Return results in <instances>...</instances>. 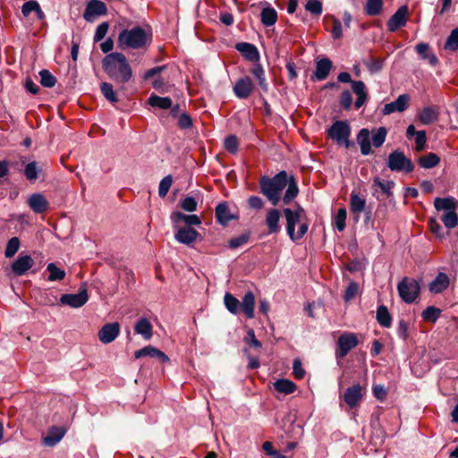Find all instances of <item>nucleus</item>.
Masks as SVG:
<instances>
[{
    "label": "nucleus",
    "instance_id": "20",
    "mask_svg": "<svg viewBox=\"0 0 458 458\" xmlns=\"http://www.w3.org/2000/svg\"><path fill=\"white\" fill-rule=\"evenodd\" d=\"M28 206L37 214L45 212L49 208V202L42 193H33L27 200Z\"/></svg>",
    "mask_w": 458,
    "mask_h": 458
},
{
    "label": "nucleus",
    "instance_id": "59",
    "mask_svg": "<svg viewBox=\"0 0 458 458\" xmlns=\"http://www.w3.org/2000/svg\"><path fill=\"white\" fill-rule=\"evenodd\" d=\"M415 143H416V150L421 151L425 148L426 146V131H418V133L414 136Z\"/></svg>",
    "mask_w": 458,
    "mask_h": 458
},
{
    "label": "nucleus",
    "instance_id": "31",
    "mask_svg": "<svg viewBox=\"0 0 458 458\" xmlns=\"http://www.w3.org/2000/svg\"><path fill=\"white\" fill-rule=\"evenodd\" d=\"M417 53L422 60H427L428 63L435 66L438 63V59L435 54L431 53L429 45L424 42L417 44L415 47Z\"/></svg>",
    "mask_w": 458,
    "mask_h": 458
},
{
    "label": "nucleus",
    "instance_id": "49",
    "mask_svg": "<svg viewBox=\"0 0 458 458\" xmlns=\"http://www.w3.org/2000/svg\"><path fill=\"white\" fill-rule=\"evenodd\" d=\"M386 129L385 127H379L375 131L371 137L373 146L376 148L381 147L386 140Z\"/></svg>",
    "mask_w": 458,
    "mask_h": 458
},
{
    "label": "nucleus",
    "instance_id": "1",
    "mask_svg": "<svg viewBox=\"0 0 458 458\" xmlns=\"http://www.w3.org/2000/svg\"><path fill=\"white\" fill-rule=\"evenodd\" d=\"M102 65L108 77L117 83H126L132 77L131 67L122 53L114 52L106 55Z\"/></svg>",
    "mask_w": 458,
    "mask_h": 458
},
{
    "label": "nucleus",
    "instance_id": "38",
    "mask_svg": "<svg viewBox=\"0 0 458 458\" xmlns=\"http://www.w3.org/2000/svg\"><path fill=\"white\" fill-rule=\"evenodd\" d=\"M250 72L258 80L260 88L264 91H267L268 87H267V83L266 81L265 72H264V69L261 67V65L259 64H255L252 66V68L250 69Z\"/></svg>",
    "mask_w": 458,
    "mask_h": 458
},
{
    "label": "nucleus",
    "instance_id": "60",
    "mask_svg": "<svg viewBox=\"0 0 458 458\" xmlns=\"http://www.w3.org/2000/svg\"><path fill=\"white\" fill-rule=\"evenodd\" d=\"M332 21H333V28L331 30L332 36L335 39L341 38L343 37V26H342L341 21L335 17H332Z\"/></svg>",
    "mask_w": 458,
    "mask_h": 458
},
{
    "label": "nucleus",
    "instance_id": "35",
    "mask_svg": "<svg viewBox=\"0 0 458 458\" xmlns=\"http://www.w3.org/2000/svg\"><path fill=\"white\" fill-rule=\"evenodd\" d=\"M366 207V200L360 198L358 194L352 192L350 196V208L351 211L354 214L360 215Z\"/></svg>",
    "mask_w": 458,
    "mask_h": 458
},
{
    "label": "nucleus",
    "instance_id": "2",
    "mask_svg": "<svg viewBox=\"0 0 458 458\" xmlns=\"http://www.w3.org/2000/svg\"><path fill=\"white\" fill-rule=\"evenodd\" d=\"M152 41V33L150 30L140 27L123 30L118 36V47L124 50L131 49H147Z\"/></svg>",
    "mask_w": 458,
    "mask_h": 458
},
{
    "label": "nucleus",
    "instance_id": "22",
    "mask_svg": "<svg viewBox=\"0 0 458 458\" xmlns=\"http://www.w3.org/2000/svg\"><path fill=\"white\" fill-rule=\"evenodd\" d=\"M449 276L443 272L437 274L436 278L429 284L428 290L431 293H440L449 286Z\"/></svg>",
    "mask_w": 458,
    "mask_h": 458
},
{
    "label": "nucleus",
    "instance_id": "8",
    "mask_svg": "<svg viewBox=\"0 0 458 458\" xmlns=\"http://www.w3.org/2000/svg\"><path fill=\"white\" fill-rule=\"evenodd\" d=\"M397 289L400 297L406 303L413 302L420 293L419 283L414 279L404 278L398 284Z\"/></svg>",
    "mask_w": 458,
    "mask_h": 458
},
{
    "label": "nucleus",
    "instance_id": "52",
    "mask_svg": "<svg viewBox=\"0 0 458 458\" xmlns=\"http://www.w3.org/2000/svg\"><path fill=\"white\" fill-rule=\"evenodd\" d=\"M445 48L451 51H456L458 49V28L451 31L445 43Z\"/></svg>",
    "mask_w": 458,
    "mask_h": 458
},
{
    "label": "nucleus",
    "instance_id": "51",
    "mask_svg": "<svg viewBox=\"0 0 458 458\" xmlns=\"http://www.w3.org/2000/svg\"><path fill=\"white\" fill-rule=\"evenodd\" d=\"M346 216H347L346 209L344 208H339L337 211V214L335 215V216L334 218V225L339 232L344 231L345 228Z\"/></svg>",
    "mask_w": 458,
    "mask_h": 458
},
{
    "label": "nucleus",
    "instance_id": "48",
    "mask_svg": "<svg viewBox=\"0 0 458 458\" xmlns=\"http://www.w3.org/2000/svg\"><path fill=\"white\" fill-rule=\"evenodd\" d=\"M373 186L379 189L387 196H390L392 195V189L394 186V182L393 181H381L379 178H375Z\"/></svg>",
    "mask_w": 458,
    "mask_h": 458
},
{
    "label": "nucleus",
    "instance_id": "23",
    "mask_svg": "<svg viewBox=\"0 0 458 458\" xmlns=\"http://www.w3.org/2000/svg\"><path fill=\"white\" fill-rule=\"evenodd\" d=\"M199 233L195 229L190 226H184L177 230L174 237L177 242L190 245L197 239Z\"/></svg>",
    "mask_w": 458,
    "mask_h": 458
},
{
    "label": "nucleus",
    "instance_id": "43",
    "mask_svg": "<svg viewBox=\"0 0 458 458\" xmlns=\"http://www.w3.org/2000/svg\"><path fill=\"white\" fill-rule=\"evenodd\" d=\"M47 270L49 272V281H61L65 276V271L57 267L55 263H49L47 267Z\"/></svg>",
    "mask_w": 458,
    "mask_h": 458
},
{
    "label": "nucleus",
    "instance_id": "10",
    "mask_svg": "<svg viewBox=\"0 0 458 458\" xmlns=\"http://www.w3.org/2000/svg\"><path fill=\"white\" fill-rule=\"evenodd\" d=\"M89 300L88 291L85 284L80 287L78 293H66L63 294L60 298V303L68 305L72 308H81Z\"/></svg>",
    "mask_w": 458,
    "mask_h": 458
},
{
    "label": "nucleus",
    "instance_id": "40",
    "mask_svg": "<svg viewBox=\"0 0 458 458\" xmlns=\"http://www.w3.org/2000/svg\"><path fill=\"white\" fill-rule=\"evenodd\" d=\"M440 162L439 157L435 153H429L419 159V164L425 169L433 168Z\"/></svg>",
    "mask_w": 458,
    "mask_h": 458
},
{
    "label": "nucleus",
    "instance_id": "4",
    "mask_svg": "<svg viewBox=\"0 0 458 458\" xmlns=\"http://www.w3.org/2000/svg\"><path fill=\"white\" fill-rule=\"evenodd\" d=\"M284 214L286 219V232L293 242L301 240L308 232V225L301 223L304 209L298 206L296 209L284 208Z\"/></svg>",
    "mask_w": 458,
    "mask_h": 458
},
{
    "label": "nucleus",
    "instance_id": "45",
    "mask_svg": "<svg viewBox=\"0 0 458 458\" xmlns=\"http://www.w3.org/2000/svg\"><path fill=\"white\" fill-rule=\"evenodd\" d=\"M383 6V1L382 0H367L365 4V11L367 14L375 16L377 15Z\"/></svg>",
    "mask_w": 458,
    "mask_h": 458
},
{
    "label": "nucleus",
    "instance_id": "57",
    "mask_svg": "<svg viewBox=\"0 0 458 458\" xmlns=\"http://www.w3.org/2000/svg\"><path fill=\"white\" fill-rule=\"evenodd\" d=\"M244 342L248 345H250L253 348H256V349H259L261 347V343L256 338L254 330L251 328L248 330L247 335L244 338Z\"/></svg>",
    "mask_w": 458,
    "mask_h": 458
},
{
    "label": "nucleus",
    "instance_id": "21",
    "mask_svg": "<svg viewBox=\"0 0 458 458\" xmlns=\"http://www.w3.org/2000/svg\"><path fill=\"white\" fill-rule=\"evenodd\" d=\"M171 220L175 227H178L181 223H184L187 226L199 225L201 223L198 216L185 215L182 212L172 213Z\"/></svg>",
    "mask_w": 458,
    "mask_h": 458
},
{
    "label": "nucleus",
    "instance_id": "61",
    "mask_svg": "<svg viewBox=\"0 0 458 458\" xmlns=\"http://www.w3.org/2000/svg\"><path fill=\"white\" fill-rule=\"evenodd\" d=\"M38 9V3L36 1H28L22 4L21 13L25 17H28L32 12Z\"/></svg>",
    "mask_w": 458,
    "mask_h": 458
},
{
    "label": "nucleus",
    "instance_id": "46",
    "mask_svg": "<svg viewBox=\"0 0 458 458\" xmlns=\"http://www.w3.org/2000/svg\"><path fill=\"white\" fill-rule=\"evenodd\" d=\"M286 187L287 189L283 198V201L284 204H289L297 196L299 189L293 180H291L290 182H287Z\"/></svg>",
    "mask_w": 458,
    "mask_h": 458
},
{
    "label": "nucleus",
    "instance_id": "36",
    "mask_svg": "<svg viewBox=\"0 0 458 458\" xmlns=\"http://www.w3.org/2000/svg\"><path fill=\"white\" fill-rule=\"evenodd\" d=\"M216 216L218 222L222 225H226L229 221L232 220L233 216H231L229 208L225 203H220L216 208Z\"/></svg>",
    "mask_w": 458,
    "mask_h": 458
},
{
    "label": "nucleus",
    "instance_id": "44",
    "mask_svg": "<svg viewBox=\"0 0 458 458\" xmlns=\"http://www.w3.org/2000/svg\"><path fill=\"white\" fill-rule=\"evenodd\" d=\"M21 242L18 237H12L6 244L4 256L7 259L13 258L19 250Z\"/></svg>",
    "mask_w": 458,
    "mask_h": 458
},
{
    "label": "nucleus",
    "instance_id": "33",
    "mask_svg": "<svg viewBox=\"0 0 458 458\" xmlns=\"http://www.w3.org/2000/svg\"><path fill=\"white\" fill-rule=\"evenodd\" d=\"M260 18L265 26H272L277 21V13L274 8L267 6L262 9Z\"/></svg>",
    "mask_w": 458,
    "mask_h": 458
},
{
    "label": "nucleus",
    "instance_id": "13",
    "mask_svg": "<svg viewBox=\"0 0 458 458\" xmlns=\"http://www.w3.org/2000/svg\"><path fill=\"white\" fill-rule=\"evenodd\" d=\"M106 6L99 0H90L85 9L83 17L87 21H93L97 17L106 14Z\"/></svg>",
    "mask_w": 458,
    "mask_h": 458
},
{
    "label": "nucleus",
    "instance_id": "19",
    "mask_svg": "<svg viewBox=\"0 0 458 458\" xmlns=\"http://www.w3.org/2000/svg\"><path fill=\"white\" fill-rule=\"evenodd\" d=\"M134 356L136 359H140L142 357L155 358L158 360L161 363H165L169 361V358L165 352L152 345H148L144 348L136 351Z\"/></svg>",
    "mask_w": 458,
    "mask_h": 458
},
{
    "label": "nucleus",
    "instance_id": "53",
    "mask_svg": "<svg viewBox=\"0 0 458 458\" xmlns=\"http://www.w3.org/2000/svg\"><path fill=\"white\" fill-rule=\"evenodd\" d=\"M173 183L172 175L165 176L159 182L158 194L161 198H165Z\"/></svg>",
    "mask_w": 458,
    "mask_h": 458
},
{
    "label": "nucleus",
    "instance_id": "37",
    "mask_svg": "<svg viewBox=\"0 0 458 458\" xmlns=\"http://www.w3.org/2000/svg\"><path fill=\"white\" fill-rule=\"evenodd\" d=\"M224 302L232 314H237L241 310V302L233 294L226 293L224 297Z\"/></svg>",
    "mask_w": 458,
    "mask_h": 458
},
{
    "label": "nucleus",
    "instance_id": "56",
    "mask_svg": "<svg viewBox=\"0 0 458 458\" xmlns=\"http://www.w3.org/2000/svg\"><path fill=\"white\" fill-rule=\"evenodd\" d=\"M197 204L198 202L195 198L191 196H187L182 200L181 207L185 211L192 212L196 210Z\"/></svg>",
    "mask_w": 458,
    "mask_h": 458
},
{
    "label": "nucleus",
    "instance_id": "17",
    "mask_svg": "<svg viewBox=\"0 0 458 458\" xmlns=\"http://www.w3.org/2000/svg\"><path fill=\"white\" fill-rule=\"evenodd\" d=\"M364 395V389L359 384L348 387L344 393V402L350 408H354L359 405Z\"/></svg>",
    "mask_w": 458,
    "mask_h": 458
},
{
    "label": "nucleus",
    "instance_id": "32",
    "mask_svg": "<svg viewBox=\"0 0 458 458\" xmlns=\"http://www.w3.org/2000/svg\"><path fill=\"white\" fill-rule=\"evenodd\" d=\"M332 62L328 58H323L317 62L315 77L318 81L325 80L330 72Z\"/></svg>",
    "mask_w": 458,
    "mask_h": 458
},
{
    "label": "nucleus",
    "instance_id": "27",
    "mask_svg": "<svg viewBox=\"0 0 458 458\" xmlns=\"http://www.w3.org/2000/svg\"><path fill=\"white\" fill-rule=\"evenodd\" d=\"M357 142L360 147V152L364 156L371 153V137L368 129H361L357 136Z\"/></svg>",
    "mask_w": 458,
    "mask_h": 458
},
{
    "label": "nucleus",
    "instance_id": "50",
    "mask_svg": "<svg viewBox=\"0 0 458 458\" xmlns=\"http://www.w3.org/2000/svg\"><path fill=\"white\" fill-rule=\"evenodd\" d=\"M441 310L434 306H429L423 310L421 316L424 320L428 322H436L439 318Z\"/></svg>",
    "mask_w": 458,
    "mask_h": 458
},
{
    "label": "nucleus",
    "instance_id": "62",
    "mask_svg": "<svg viewBox=\"0 0 458 458\" xmlns=\"http://www.w3.org/2000/svg\"><path fill=\"white\" fill-rule=\"evenodd\" d=\"M108 28L109 26L107 22H103L99 24L95 31L94 40L100 41L101 39H103L108 31Z\"/></svg>",
    "mask_w": 458,
    "mask_h": 458
},
{
    "label": "nucleus",
    "instance_id": "3",
    "mask_svg": "<svg viewBox=\"0 0 458 458\" xmlns=\"http://www.w3.org/2000/svg\"><path fill=\"white\" fill-rule=\"evenodd\" d=\"M260 191L267 199L276 206L281 199V193L287 185V174L283 171L273 178L261 177L259 181Z\"/></svg>",
    "mask_w": 458,
    "mask_h": 458
},
{
    "label": "nucleus",
    "instance_id": "42",
    "mask_svg": "<svg viewBox=\"0 0 458 458\" xmlns=\"http://www.w3.org/2000/svg\"><path fill=\"white\" fill-rule=\"evenodd\" d=\"M100 90L103 96L110 102L116 103L118 102V98L116 96L115 91L114 90V87L109 82H102L100 84Z\"/></svg>",
    "mask_w": 458,
    "mask_h": 458
},
{
    "label": "nucleus",
    "instance_id": "30",
    "mask_svg": "<svg viewBox=\"0 0 458 458\" xmlns=\"http://www.w3.org/2000/svg\"><path fill=\"white\" fill-rule=\"evenodd\" d=\"M241 309L248 318H254L255 296L252 292H248L242 297Z\"/></svg>",
    "mask_w": 458,
    "mask_h": 458
},
{
    "label": "nucleus",
    "instance_id": "14",
    "mask_svg": "<svg viewBox=\"0 0 458 458\" xmlns=\"http://www.w3.org/2000/svg\"><path fill=\"white\" fill-rule=\"evenodd\" d=\"M407 20L408 8L405 5H403L389 19L387 22L389 31L394 32L405 26Z\"/></svg>",
    "mask_w": 458,
    "mask_h": 458
},
{
    "label": "nucleus",
    "instance_id": "41",
    "mask_svg": "<svg viewBox=\"0 0 458 458\" xmlns=\"http://www.w3.org/2000/svg\"><path fill=\"white\" fill-rule=\"evenodd\" d=\"M377 322L384 327H389L392 324L391 316L385 306H379L377 310Z\"/></svg>",
    "mask_w": 458,
    "mask_h": 458
},
{
    "label": "nucleus",
    "instance_id": "63",
    "mask_svg": "<svg viewBox=\"0 0 458 458\" xmlns=\"http://www.w3.org/2000/svg\"><path fill=\"white\" fill-rule=\"evenodd\" d=\"M352 104V97L349 90H345L342 93L340 97V105L344 109H350Z\"/></svg>",
    "mask_w": 458,
    "mask_h": 458
},
{
    "label": "nucleus",
    "instance_id": "54",
    "mask_svg": "<svg viewBox=\"0 0 458 458\" xmlns=\"http://www.w3.org/2000/svg\"><path fill=\"white\" fill-rule=\"evenodd\" d=\"M39 75H40V83L44 87L51 88V87L55 86L56 80L52 75V73L50 72H48L47 70H42L39 72Z\"/></svg>",
    "mask_w": 458,
    "mask_h": 458
},
{
    "label": "nucleus",
    "instance_id": "5",
    "mask_svg": "<svg viewBox=\"0 0 458 458\" xmlns=\"http://www.w3.org/2000/svg\"><path fill=\"white\" fill-rule=\"evenodd\" d=\"M434 206L437 210L443 211L440 218L446 228L452 229L458 225V202L454 198H437Z\"/></svg>",
    "mask_w": 458,
    "mask_h": 458
},
{
    "label": "nucleus",
    "instance_id": "11",
    "mask_svg": "<svg viewBox=\"0 0 458 458\" xmlns=\"http://www.w3.org/2000/svg\"><path fill=\"white\" fill-rule=\"evenodd\" d=\"M358 338L353 333L341 335L337 341L338 349L335 352L337 358H344L347 353L358 345Z\"/></svg>",
    "mask_w": 458,
    "mask_h": 458
},
{
    "label": "nucleus",
    "instance_id": "6",
    "mask_svg": "<svg viewBox=\"0 0 458 458\" xmlns=\"http://www.w3.org/2000/svg\"><path fill=\"white\" fill-rule=\"evenodd\" d=\"M338 81L343 83H351L353 93L357 96L355 107L360 108L368 100V92L366 86L361 81H352L350 73L346 72H340L337 77Z\"/></svg>",
    "mask_w": 458,
    "mask_h": 458
},
{
    "label": "nucleus",
    "instance_id": "28",
    "mask_svg": "<svg viewBox=\"0 0 458 458\" xmlns=\"http://www.w3.org/2000/svg\"><path fill=\"white\" fill-rule=\"evenodd\" d=\"M418 118L424 125L431 124L437 120L438 111L434 106H426L420 111Z\"/></svg>",
    "mask_w": 458,
    "mask_h": 458
},
{
    "label": "nucleus",
    "instance_id": "18",
    "mask_svg": "<svg viewBox=\"0 0 458 458\" xmlns=\"http://www.w3.org/2000/svg\"><path fill=\"white\" fill-rule=\"evenodd\" d=\"M410 96L408 94H402L396 98V100L386 104L382 110V113L385 115H388L394 112H403L408 108Z\"/></svg>",
    "mask_w": 458,
    "mask_h": 458
},
{
    "label": "nucleus",
    "instance_id": "9",
    "mask_svg": "<svg viewBox=\"0 0 458 458\" xmlns=\"http://www.w3.org/2000/svg\"><path fill=\"white\" fill-rule=\"evenodd\" d=\"M351 129L347 122L337 121L328 130V135L338 144H344L346 148L350 146L349 136Z\"/></svg>",
    "mask_w": 458,
    "mask_h": 458
},
{
    "label": "nucleus",
    "instance_id": "16",
    "mask_svg": "<svg viewBox=\"0 0 458 458\" xmlns=\"http://www.w3.org/2000/svg\"><path fill=\"white\" fill-rule=\"evenodd\" d=\"M254 84L248 76L240 78L233 86V93L239 98H247L253 91Z\"/></svg>",
    "mask_w": 458,
    "mask_h": 458
},
{
    "label": "nucleus",
    "instance_id": "12",
    "mask_svg": "<svg viewBox=\"0 0 458 458\" xmlns=\"http://www.w3.org/2000/svg\"><path fill=\"white\" fill-rule=\"evenodd\" d=\"M35 265L34 259L27 254H20L12 266V271L15 276H21L25 275Z\"/></svg>",
    "mask_w": 458,
    "mask_h": 458
},
{
    "label": "nucleus",
    "instance_id": "29",
    "mask_svg": "<svg viewBox=\"0 0 458 458\" xmlns=\"http://www.w3.org/2000/svg\"><path fill=\"white\" fill-rule=\"evenodd\" d=\"M134 330L136 334L140 335L145 340H149L153 335V327L146 318H141L135 324Z\"/></svg>",
    "mask_w": 458,
    "mask_h": 458
},
{
    "label": "nucleus",
    "instance_id": "24",
    "mask_svg": "<svg viewBox=\"0 0 458 458\" xmlns=\"http://www.w3.org/2000/svg\"><path fill=\"white\" fill-rule=\"evenodd\" d=\"M236 49L248 60L257 63L259 60L258 48L250 43L242 42L236 45Z\"/></svg>",
    "mask_w": 458,
    "mask_h": 458
},
{
    "label": "nucleus",
    "instance_id": "58",
    "mask_svg": "<svg viewBox=\"0 0 458 458\" xmlns=\"http://www.w3.org/2000/svg\"><path fill=\"white\" fill-rule=\"evenodd\" d=\"M358 292H359L358 284L355 282H351L346 288V291L344 293V300L346 301L352 300L357 295Z\"/></svg>",
    "mask_w": 458,
    "mask_h": 458
},
{
    "label": "nucleus",
    "instance_id": "55",
    "mask_svg": "<svg viewBox=\"0 0 458 458\" xmlns=\"http://www.w3.org/2000/svg\"><path fill=\"white\" fill-rule=\"evenodd\" d=\"M305 9L312 14L320 15L322 13V4L318 0H309L305 4Z\"/></svg>",
    "mask_w": 458,
    "mask_h": 458
},
{
    "label": "nucleus",
    "instance_id": "25",
    "mask_svg": "<svg viewBox=\"0 0 458 458\" xmlns=\"http://www.w3.org/2000/svg\"><path fill=\"white\" fill-rule=\"evenodd\" d=\"M65 429L60 427H53L50 428L47 437L43 438V444L46 446H55L59 443L65 435Z\"/></svg>",
    "mask_w": 458,
    "mask_h": 458
},
{
    "label": "nucleus",
    "instance_id": "15",
    "mask_svg": "<svg viewBox=\"0 0 458 458\" xmlns=\"http://www.w3.org/2000/svg\"><path fill=\"white\" fill-rule=\"evenodd\" d=\"M120 333V325L117 322L108 323L98 331L99 341L103 344H110L115 340Z\"/></svg>",
    "mask_w": 458,
    "mask_h": 458
},
{
    "label": "nucleus",
    "instance_id": "47",
    "mask_svg": "<svg viewBox=\"0 0 458 458\" xmlns=\"http://www.w3.org/2000/svg\"><path fill=\"white\" fill-rule=\"evenodd\" d=\"M41 169L37 162L33 161L29 163L24 169V174L30 181L36 180L38 177Z\"/></svg>",
    "mask_w": 458,
    "mask_h": 458
},
{
    "label": "nucleus",
    "instance_id": "64",
    "mask_svg": "<svg viewBox=\"0 0 458 458\" xmlns=\"http://www.w3.org/2000/svg\"><path fill=\"white\" fill-rule=\"evenodd\" d=\"M225 148L231 153H235L238 148L237 138L233 135L229 136L225 140Z\"/></svg>",
    "mask_w": 458,
    "mask_h": 458
},
{
    "label": "nucleus",
    "instance_id": "26",
    "mask_svg": "<svg viewBox=\"0 0 458 458\" xmlns=\"http://www.w3.org/2000/svg\"><path fill=\"white\" fill-rule=\"evenodd\" d=\"M280 212L276 208L269 209L266 216V224L269 233H276L280 231Z\"/></svg>",
    "mask_w": 458,
    "mask_h": 458
},
{
    "label": "nucleus",
    "instance_id": "7",
    "mask_svg": "<svg viewBox=\"0 0 458 458\" xmlns=\"http://www.w3.org/2000/svg\"><path fill=\"white\" fill-rule=\"evenodd\" d=\"M387 166L391 171L405 173L411 172L414 167L411 161L400 150H394L389 155Z\"/></svg>",
    "mask_w": 458,
    "mask_h": 458
},
{
    "label": "nucleus",
    "instance_id": "39",
    "mask_svg": "<svg viewBox=\"0 0 458 458\" xmlns=\"http://www.w3.org/2000/svg\"><path fill=\"white\" fill-rule=\"evenodd\" d=\"M148 104L160 109H168L172 106V100L167 97L162 98L156 95H151L148 98Z\"/></svg>",
    "mask_w": 458,
    "mask_h": 458
},
{
    "label": "nucleus",
    "instance_id": "34",
    "mask_svg": "<svg viewBox=\"0 0 458 458\" xmlns=\"http://www.w3.org/2000/svg\"><path fill=\"white\" fill-rule=\"evenodd\" d=\"M275 389L282 394H290L296 389V385L289 379H278L274 383Z\"/></svg>",
    "mask_w": 458,
    "mask_h": 458
}]
</instances>
